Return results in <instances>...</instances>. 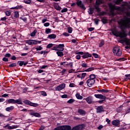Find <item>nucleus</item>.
<instances>
[{
	"mask_svg": "<svg viewBox=\"0 0 130 130\" xmlns=\"http://www.w3.org/2000/svg\"><path fill=\"white\" fill-rule=\"evenodd\" d=\"M119 24L123 29H124V28H129L130 18H126V20L120 21Z\"/></svg>",
	"mask_w": 130,
	"mask_h": 130,
	"instance_id": "f257e3e1",
	"label": "nucleus"
},
{
	"mask_svg": "<svg viewBox=\"0 0 130 130\" xmlns=\"http://www.w3.org/2000/svg\"><path fill=\"white\" fill-rule=\"evenodd\" d=\"M113 53L116 56H120L122 53L119 47H115L113 49Z\"/></svg>",
	"mask_w": 130,
	"mask_h": 130,
	"instance_id": "f03ea898",
	"label": "nucleus"
},
{
	"mask_svg": "<svg viewBox=\"0 0 130 130\" xmlns=\"http://www.w3.org/2000/svg\"><path fill=\"white\" fill-rule=\"evenodd\" d=\"M115 36L116 37H120V38H124L125 39V37H126V34L124 31H117L114 34Z\"/></svg>",
	"mask_w": 130,
	"mask_h": 130,
	"instance_id": "7ed1b4c3",
	"label": "nucleus"
},
{
	"mask_svg": "<svg viewBox=\"0 0 130 130\" xmlns=\"http://www.w3.org/2000/svg\"><path fill=\"white\" fill-rule=\"evenodd\" d=\"M71 128L70 125H63L57 127L54 130H71Z\"/></svg>",
	"mask_w": 130,
	"mask_h": 130,
	"instance_id": "20e7f679",
	"label": "nucleus"
},
{
	"mask_svg": "<svg viewBox=\"0 0 130 130\" xmlns=\"http://www.w3.org/2000/svg\"><path fill=\"white\" fill-rule=\"evenodd\" d=\"M23 103L26 105H30V106H32V107H37V106H39L38 104L32 103L29 100H25L23 102Z\"/></svg>",
	"mask_w": 130,
	"mask_h": 130,
	"instance_id": "39448f33",
	"label": "nucleus"
},
{
	"mask_svg": "<svg viewBox=\"0 0 130 130\" xmlns=\"http://www.w3.org/2000/svg\"><path fill=\"white\" fill-rule=\"evenodd\" d=\"M111 9H112L113 10H115L116 11H118V12H121L122 13H123V11L124 10V8L115 6V5H112L111 6Z\"/></svg>",
	"mask_w": 130,
	"mask_h": 130,
	"instance_id": "423d86ee",
	"label": "nucleus"
},
{
	"mask_svg": "<svg viewBox=\"0 0 130 130\" xmlns=\"http://www.w3.org/2000/svg\"><path fill=\"white\" fill-rule=\"evenodd\" d=\"M85 126L84 124H82L73 127L72 130H83L85 128Z\"/></svg>",
	"mask_w": 130,
	"mask_h": 130,
	"instance_id": "0eeeda50",
	"label": "nucleus"
},
{
	"mask_svg": "<svg viewBox=\"0 0 130 130\" xmlns=\"http://www.w3.org/2000/svg\"><path fill=\"white\" fill-rule=\"evenodd\" d=\"M29 114L30 115H33L34 116H35L36 117H41V115H40V114L38 113H35L34 112V110H29Z\"/></svg>",
	"mask_w": 130,
	"mask_h": 130,
	"instance_id": "6e6552de",
	"label": "nucleus"
},
{
	"mask_svg": "<svg viewBox=\"0 0 130 130\" xmlns=\"http://www.w3.org/2000/svg\"><path fill=\"white\" fill-rule=\"evenodd\" d=\"M86 84L88 87H92L95 84V80L88 79L86 81Z\"/></svg>",
	"mask_w": 130,
	"mask_h": 130,
	"instance_id": "1a4fd4ad",
	"label": "nucleus"
},
{
	"mask_svg": "<svg viewBox=\"0 0 130 130\" xmlns=\"http://www.w3.org/2000/svg\"><path fill=\"white\" fill-rule=\"evenodd\" d=\"M94 97L98 99H101V100H105L106 99V96L101 94H95Z\"/></svg>",
	"mask_w": 130,
	"mask_h": 130,
	"instance_id": "9d476101",
	"label": "nucleus"
},
{
	"mask_svg": "<svg viewBox=\"0 0 130 130\" xmlns=\"http://www.w3.org/2000/svg\"><path fill=\"white\" fill-rule=\"evenodd\" d=\"M96 113H102L104 112V107L102 106H100L96 108Z\"/></svg>",
	"mask_w": 130,
	"mask_h": 130,
	"instance_id": "9b49d317",
	"label": "nucleus"
},
{
	"mask_svg": "<svg viewBox=\"0 0 130 130\" xmlns=\"http://www.w3.org/2000/svg\"><path fill=\"white\" fill-rule=\"evenodd\" d=\"M66 88V84H61L55 88V91H61Z\"/></svg>",
	"mask_w": 130,
	"mask_h": 130,
	"instance_id": "f8f14e48",
	"label": "nucleus"
},
{
	"mask_svg": "<svg viewBox=\"0 0 130 130\" xmlns=\"http://www.w3.org/2000/svg\"><path fill=\"white\" fill-rule=\"evenodd\" d=\"M83 100H86L87 103L88 104H92L93 103V97L92 96H88L86 98L83 99Z\"/></svg>",
	"mask_w": 130,
	"mask_h": 130,
	"instance_id": "ddd939ff",
	"label": "nucleus"
},
{
	"mask_svg": "<svg viewBox=\"0 0 130 130\" xmlns=\"http://www.w3.org/2000/svg\"><path fill=\"white\" fill-rule=\"evenodd\" d=\"M112 124L115 126H119L120 124V121L118 120H114L112 121Z\"/></svg>",
	"mask_w": 130,
	"mask_h": 130,
	"instance_id": "4468645a",
	"label": "nucleus"
},
{
	"mask_svg": "<svg viewBox=\"0 0 130 130\" xmlns=\"http://www.w3.org/2000/svg\"><path fill=\"white\" fill-rule=\"evenodd\" d=\"M29 45H33V44H37V41L34 40H29L26 42Z\"/></svg>",
	"mask_w": 130,
	"mask_h": 130,
	"instance_id": "2eb2a0df",
	"label": "nucleus"
},
{
	"mask_svg": "<svg viewBox=\"0 0 130 130\" xmlns=\"http://www.w3.org/2000/svg\"><path fill=\"white\" fill-rule=\"evenodd\" d=\"M58 46V51H63L64 50V44H59Z\"/></svg>",
	"mask_w": 130,
	"mask_h": 130,
	"instance_id": "dca6fc26",
	"label": "nucleus"
},
{
	"mask_svg": "<svg viewBox=\"0 0 130 130\" xmlns=\"http://www.w3.org/2000/svg\"><path fill=\"white\" fill-rule=\"evenodd\" d=\"M125 42L127 45L125 47V48H126V49H130V39L126 40Z\"/></svg>",
	"mask_w": 130,
	"mask_h": 130,
	"instance_id": "f3484780",
	"label": "nucleus"
},
{
	"mask_svg": "<svg viewBox=\"0 0 130 130\" xmlns=\"http://www.w3.org/2000/svg\"><path fill=\"white\" fill-rule=\"evenodd\" d=\"M92 55L88 52L84 53L82 56L83 58H88V57H91Z\"/></svg>",
	"mask_w": 130,
	"mask_h": 130,
	"instance_id": "a211bd4d",
	"label": "nucleus"
},
{
	"mask_svg": "<svg viewBox=\"0 0 130 130\" xmlns=\"http://www.w3.org/2000/svg\"><path fill=\"white\" fill-rule=\"evenodd\" d=\"M13 109H15V107L13 106H11L10 107L6 108V111L10 112V111H13Z\"/></svg>",
	"mask_w": 130,
	"mask_h": 130,
	"instance_id": "6ab92c4d",
	"label": "nucleus"
},
{
	"mask_svg": "<svg viewBox=\"0 0 130 130\" xmlns=\"http://www.w3.org/2000/svg\"><path fill=\"white\" fill-rule=\"evenodd\" d=\"M5 128L7 127L8 129H14V128H17V126L14 125V126H10L9 124H7L5 126Z\"/></svg>",
	"mask_w": 130,
	"mask_h": 130,
	"instance_id": "aec40b11",
	"label": "nucleus"
},
{
	"mask_svg": "<svg viewBox=\"0 0 130 130\" xmlns=\"http://www.w3.org/2000/svg\"><path fill=\"white\" fill-rule=\"evenodd\" d=\"M47 38H48L49 39H55L56 38V35H55V34H51V35H49Z\"/></svg>",
	"mask_w": 130,
	"mask_h": 130,
	"instance_id": "412c9836",
	"label": "nucleus"
},
{
	"mask_svg": "<svg viewBox=\"0 0 130 130\" xmlns=\"http://www.w3.org/2000/svg\"><path fill=\"white\" fill-rule=\"evenodd\" d=\"M9 104H15L16 100L13 99H10L7 101Z\"/></svg>",
	"mask_w": 130,
	"mask_h": 130,
	"instance_id": "4be33fe9",
	"label": "nucleus"
},
{
	"mask_svg": "<svg viewBox=\"0 0 130 130\" xmlns=\"http://www.w3.org/2000/svg\"><path fill=\"white\" fill-rule=\"evenodd\" d=\"M78 112L81 115H85V114H86V111H85L84 110H82L81 109H78Z\"/></svg>",
	"mask_w": 130,
	"mask_h": 130,
	"instance_id": "5701e85b",
	"label": "nucleus"
},
{
	"mask_svg": "<svg viewBox=\"0 0 130 130\" xmlns=\"http://www.w3.org/2000/svg\"><path fill=\"white\" fill-rule=\"evenodd\" d=\"M21 9H23V6L22 5H19L11 8V10H21Z\"/></svg>",
	"mask_w": 130,
	"mask_h": 130,
	"instance_id": "b1692460",
	"label": "nucleus"
},
{
	"mask_svg": "<svg viewBox=\"0 0 130 130\" xmlns=\"http://www.w3.org/2000/svg\"><path fill=\"white\" fill-rule=\"evenodd\" d=\"M18 104L20 105H22L23 102H22V99H19L16 100H15V104Z\"/></svg>",
	"mask_w": 130,
	"mask_h": 130,
	"instance_id": "393cba45",
	"label": "nucleus"
},
{
	"mask_svg": "<svg viewBox=\"0 0 130 130\" xmlns=\"http://www.w3.org/2000/svg\"><path fill=\"white\" fill-rule=\"evenodd\" d=\"M75 96L77 99H78V100H82V99H83V96H81L79 93H76Z\"/></svg>",
	"mask_w": 130,
	"mask_h": 130,
	"instance_id": "a878e982",
	"label": "nucleus"
},
{
	"mask_svg": "<svg viewBox=\"0 0 130 130\" xmlns=\"http://www.w3.org/2000/svg\"><path fill=\"white\" fill-rule=\"evenodd\" d=\"M56 54L60 57H62V56H63V52H62V51H58L56 52Z\"/></svg>",
	"mask_w": 130,
	"mask_h": 130,
	"instance_id": "bb28decb",
	"label": "nucleus"
},
{
	"mask_svg": "<svg viewBox=\"0 0 130 130\" xmlns=\"http://www.w3.org/2000/svg\"><path fill=\"white\" fill-rule=\"evenodd\" d=\"M77 5L80 7V8H82V9H84V5L82 4V1H78L77 3Z\"/></svg>",
	"mask_w": 130,
	"mask_h": 130,
	"instance_id": "cd10ccee",
	"label": "nucleus"
},
{
	"mask_svg": "<svg viewBox=\"0 0 130 130\" xmlns=\"http://www.w3.org/2000/svg\"><path fill=\"white\" fill-rule=\"evenodd\" d=\"M95 78H96V76L94 74H91L89 76V80H93V81H95Z\"/></svg>",
	"mask_w": 130,
	"mask_h": 130,
	"instance_id": "c85d7f7f",
	"label": "nucleus"
},
{
	"mask_svg": "<svg viewBox=\"0 0 130 130\" xmlns=\"http://www.w3.org/2000/svg\"><path fill=\"white\" fill-rule=\"evenodd\" d=\"M36 33H37V30L35 29L31 34L30 36L31 37H34L35 35H36Z\"/></svg>",
	"mask_w": 130,
	"mask_h": 130,
	"instance_id": "c756f323",
	"label": "nucleus"
},
{
	"mask_svg": "<svg viewBox=\"0 0 130 130\" xmlns=\"http://www.w3.org/2000/svg\"><path fill=\"white\" fill-rule=\"evenodd\" d=\"M73 64H74V63H73L72 62H69V63L67 62V63L65 64L64 67H68V66H70L71 69H73Z\"/></svg>",
	"mask_w": 130,
	"mask_h": 130,
	"instance_id": "7c9ffc66",
	"label": "nucleus"
},
{
	"mask_svg": "<svg viewBox=\"0 0 130 130\" xmlns=\"http://www.w3.org/2000/svg\"><path fill=\"white\" fill-rule=\"evenodd\" d=\"M19 12L16 11L14 12V18H19Z\"/></svg>",
	"mask_w": 130,
	"mask_h": 130,
	"instance_id": "2f4dec72",
	"label": "nucleus"
},
{
	"mask_svg": "<svg viewBox=\"0 0 130 130\" xmlns=\"http://www.w3.org/2000/svg\"><path fill=\"white\" fill-rule=\"evenodd\" d=\"M40 94L41 95H42V96H47V94L46 93V92L44 91H42L40 92Z\"/></svg>",
	"mask_w": 130,
	"mask_h": 130,
	"instance_id": "473e14b6",
	"label": "nucleus"
},
{
	"mask_svg": "<svg viewBox=\"0 0 130 130\" xmlns=\"http://www.w3.org/2000/svg\"><path fill=\"white\" fill-rule=\"evenodd\" d=\"M122 2H123V0H116L115 1V4L116 5H120Z\"/></svg>",
	"mask_w": 130,
	"mask_h": 130,
	"instance_id": "72a5a7b5",
	"label": "nucleus"
},
{
	"mask_svg": "<svg viewBox=\"0 0 130 130\" xmlns=\"http://www.w3.org/2000/svg\"><path fill=\"white\" fill-rule=\"evenodd\" d=\"M81 67L82 68H88V64L87 63H85V61L82 62L81 64Z\"/></svg>",
	"mask_w": 130,
	"mask_h": 130,
	"instance_id": "f704fd0d",
	"label": "nucleus"
},
{
	"mask_svg": "<svg viewBox=\"0 0 130 130\" xmlns=\"http://www.w3.org/2000/svg\"><path fill=\"white\" fill-rule=\"evenodd\" d=\"M55 9L57 10V11H60L61 10V8L58 6V5H56L54 6Z\"/></svg>",
	"mask_w": 130,
	"mask_h": 130,
	"instance_id": "c9c22d12",
	"label": "nucleus"
},
{
	"mask_svg": "<svg viewBox=\"0 0 130 130\" xmlns=\"http://www.w3.org/2000/svg\"><path fill=\"white\" fill-rule=\"evenodd\" d=\"M99 92H101V93H108L109 90L107 89H102L99 90Z\"/></svg>",
	"mask_w": 130,
	"mask_h": 130,
	"instance_id": "e433bc0d",
	"label": "nucleus"
},
{
	"mask_svg": "<svg viewBox=\"0 0 130 130\" xmlns=\"http://www.w3.org/2000/svg\"><path fill=\"white\" fill-rule=\"evenodd\" d=\"M11 14H12V12H11V11H7L6 12H5V14L8 17H9V16H11Z\"/></svg>",
	"mask_w": 130,
	"mask_h": 130,
	"instance_id": "4c0bfd02",
	"label": "nucleus"
},
{
	"mask_svg": "<svg viewBox=\"0 0 130 130\" xmlns=\"http://www.w3.org/2000/svg\"><path fill=\"white\" fill-rule=\"evenodd\" d=\"M89 14H90V15H92L93 13H94V9L93 8H89L88 11Z\"/></svg>",
	"mask_w": 130,
	"mask_h": 130,
	"instance_id": "58836bf2",
	"label": "nucleus"
},
{
	"mask_svg": "<svg viewBox=\"0 0 130 130\" xmlns=\"http://www.w3.org/2000/svg\"><path fill=\"white\" fill-rule=\"evenodd\" d=\"M52 50H55L56 51H58V46L56 45V46L53 47L52 48Z\"/></svg>",
	"mask_w": 130,
	"mask_h": 130,
	"instance_id": "ea45409f",
	"label": "nucleus"
},
{
	"mask_svg": "<svg viewBox=\"0 0 130 130\" xmlns=\"http://www.w3.org/2000/svg\"><path fill=\"white\" fill-rule=\"evenodd\" d=\"M36 49L37 51H38L39 50H42V49H43V48H42L41 46H39L36 48Z\"/></svg>",
	"mask_w": 130,
	"mask_h": 130,
	"instance_id": "a19ab883",
	"label": "nucleus"
},
{
	"mask_svg": "<svg viewBox=\"0 0 130 130\" xmlns=\"http://www.w3.org/2000/svg\"><path fill=\"white\" fill-rule=\"evenodd\" d=\"M92 71H94V68L91 67L85 70V72H92Z\"/></svg>",
	"mask_w": 130,
	"mask_h": 130,
	"instance_id": "79ce46f5",
	"label": "nucleus"
},
{
	"mask_svg": "<svg viewBox=\"0 0 130 130\" xmlns=\"http://www.w3.org/2000/svg\"><path fill=\"white\" fill-rule=\"evenodd\" d=\"M94 7H95V10H96V11H97V12H100V11H101V10L100 9V8H99V5H97L96 4V5L94 6Z\"/></svg>",
	"mask_w": 130,
	"mask_h": 130,
	"instance_id": "37998d69",
	"label": "nucleus"
},
{
	"mask_svg": "<svg viewBox=\"0 0 130 130\" xmlns=\"http://www.w3.org/2000/svg\"><path fill=\"white\" fill-rule=\"evenodd\" d=\"M45 32L47 34H49V33H51V29L50 28H47L45 30Z\"/></svg>",
	"mask_w": 130,
	"mask_h": 130,
	"instance_id": "c03bdc74",
	"label": "nucleus"
},
{
	"mask_svg": "<svg viewBox=\"0 0 130 130\" xmlns=\"http://www.w3.org/2000/svg\"><path fill=\"white\" fill-rule=\"evenodd\" d=\"M87 76V73H84L81 74V79L83 80V79H85V77Z\"/></svg>",
	"mask_w": 130,
	"mask_h": 130,
	"instance_id": "a18cd8bd",
	"label": "nucleus"
},
{
	"mask_svg": "<svg viewBox=\"0 0 130 130\" xmlns=\"http://www.w3.org/2000/svg\"><path fill=\"white\" fill-rule=\"evenodd\" d=\"M105 42H104V40H102L100 44H99V47H102L103 45H104V44Z\"/></svg>",
	"mask_w": 130,
	"mask_h": 130,
	"instance_id": "49530a36",
	"label": "nucleus"
},
{
	"mask_svg": "<svg viewBox=\"0 0 130 130\" xmlns=\"http://www.w3.org/2000/svg\"><path fill=\"white\" fill-rule=\"evenodd\" d=\"M17 64L16 63H13L9 65V68H14V67H16Z\"/></svg>",
	"mask_w": 130,
	"mask_h": 130,
	"instance_id": "de8ad7c7",
	"label": "nucleus"
},
{
	"mask_svg": "<svg viewBox=\"0 0 130 130\" xmlns=\"http://www.w3.org/2000/svg\"><path fill=\"white\" fill-rule=\"evenodd\" d=\"M75 101V100L71 99L70 100H69L68 102L67 103H69V104H72V103H74V102Z\"/></svg>",
	"mask_w": 130,
	"mask_h": 130,
	"instance_id": "09e8293b",
	"label": "nucleus"
},
{
	"mask_svg": "<svg viewBox=\"0 0 130 130\" xmlns=\"http://www.w3.org/2000/svg\"><path fill=\"white\" fill-rule=\"evenodd\" d=\"M68 33H72L73 32V28L71 27L68 28Z\"/></svg>",
	"mask_w": 130,
	"mask_h": 130,
	"instance_id": "8fccbe9b",
	"label": "nucleus"
},
{
	"mask_svg": "<svg viewBox=\"0 0 130 130\" xmlns=\"http://www.w3.org/2000/svg\"><path fill=\"white\" fill-rule=\"evenodd\" d=\"M24 2L25 4H30L32 3V1L31 0H24Z\"/></svg>",
	"mask_w": 130,
	"mask_h": 130,
	"instance_id": "3c124183",
	"label": "nucleus"
},
{
	"mask_svg": "<svg viewBox=\"0 0 130 130\" xmlns=\"http://www.w3.org/2000/svg\"><path fill=\"white\" fill-rule=\"evenodd\" d=\"M18 63L19 64L20 67H22L24 64V61H18Z\"/></svg>",
	"mask_w": 130,
	"mask_h": 130,
	"instance_id": "603ef678",
	"label": "nucleus"
},
{
	"mask_svg": "<svg viewBox=\"0 0 130 130\" xmlns=\"http://www.w3.org/2000/svg\"><path fill=\"white\" fill-rule=\"evenodd\" d=\"M52 46H53V44H49L47 46V48H51V47H52Z\"/></svg>",
	"mask_w": 130,
	"mask_h": 130,
	"instance_id": "864d4df0",
	"label": "nucleus"
},
{
	"mask_svg": "<svg viewBox=\"0 0 130 130\" xmlns=\"http://www.w3.org/2000/svg\"><path fill=\"white\" fill-rule=\"evenodd\" d=\"M68 12V8H64L61 11V13H66Z\"/></svg>",
	"mask_w": 130,
	"mask_h": 130,
	"instance_id": "5fc2aeb1",
	"label": "nucleus"
},
{
	"mask_svg": "<svg viewBox=\"0 0 130 130\" xmlns=\"http://www.w3.org/2000/svg\"><path fill=\"white\" fill-rule=\"evenodd\" d=\"M92 55H93L95 58H98L99 57L98 54H97L96 53H92Z\"/></svg>",
	"mask_w": 130,
	"mask_h": 130,
	"instance_id": "6e6d98bb",
	"label": "nucleus"
},
{
	"mask_svg": "<svg viewBox=\"0 0 130 130\" xmlns=\"http://www.w3.org/2000/svg\"><path fill=\"white\" fill-rule=\"evenodd\" d=\"M96 5H100L101 4V2L100 1V0H97L95 2Z\"/></svg>",
	"mask_w": 130,
	"mask_h": 130,
	"instance_id": "4d7b16f0",
	"label": "nucleus"
},
{
	"mask_svg": "<svg viewBox=\"0 0 130 130\" xmlns=\"http://www.w3.org/2000/svg\"><path fill=\"white\" fill-rule=\"evenodd\" d=\"M49 25H50V24L49 22H46L44 24V26H45V27H48Z\"/></svg>",
	"mask_w": 130,
	"mask_h": 130,
	"instance_id": "13d9d810",
	"label": "nucleus"
},
{
	"mask_svg": "<svg viewBox=\"0 0 130 130\" xmlns=\"http://www.w3.org/2000/svg\"><path fill=\"white\" fill-rule=\"evenodd\" d=\"M62 35H63V36H66V37H68V36H70V34H68L67 32H63L62 34Z\"/></svg>",
	"mask_w": 130,
	"mask_h": 130,
	"instance_id": "bf43d9fd",
	"label": "nucleus"
},
{
	"mask_svg": "<svg viewBox=\"0 0 130 130\" xmlns=\"http://www.w3.org/2000/svg\"><path fill=\"white\" fill-rule=\"evenodd\" d=\"M75 58H76V59H81V55H77L76 56Z\"/></svg>",
	"mask_w": 130,
	"mask_h": 130,
	"instance_id": "052dcab7",
	"label": "nucleus"
},
{
	"mask_svg": "<svg viewBox=\"0 0 130 130\" xmlns=\"http://www.w3.org/2000/svg\"><path fill=\"white\" fill-rule=\"evenodd\" d=\"M84 52H78L77 53H76V54H80L81 55H83V54H84Z\"/></svg>",
	"mask_w": 130,
	"mask_h": 130,
	"instance_id": "680f3d73",
	"label": "nucleus"
},
{
	"mask_svg": "<svg viewBox=\"0 0 130 130\" xmlns=\"http://www.w3.org/2000/svg\"><path fill=\"white\" fill-rule=\"evenodd\" d=\"M8 96H9V94L7 93H5L2 95V96L4 98H6V97H8Z\"/></svg>",
	"mask_w": 130,
	"mask_h": 130,
	"instance_id": "e2e57ef3",
	"label": "nucleus"
},
{
	"mask_svg": "<svg viewBox=\"0 0 130 130\" xmlns=\"http://www.w3.org/2000/svg\"><path fill=\"white\" fill-rule=\"evenodd\" d=\"M3 60L4 61H9V59H8V58H6V57H4L3 58Z\"/></svg>",
	"mask_w": 130,
	"mask_h": 130,
	"instance_id": "0e129e2a",
	"label": "nucleus"
},
{
	"mask_svg": "<svg viewBox=\"0 0 130 130\" xmlns=\"http://www.w3.org/2000/svg\"><path fill=\"white\" fill-rule=\"evenodd\" d=\"M103 128V125H101L99 127H98V129H102Z\"/></svg>",
	"mask_w": 130,
	"mask_h": 130,
	"instance_id": "69168bd1",
	"label": "nucleus"
},
{
	"mask_svg": "<svg viewBox=\"0 0 130 130\" xmlns=\"http://www.w3.org/2000/svg\"><path fill=\"white\" fill-rule=\"evenodd\" d=\"M61 98H68V95H67V94L62 95Z\"/></svg>",
	"mask_w": 130,
	"mask_h": 130,
	"instance_id": "338daca9",
	"label": "nucleus"
},
{
	"mask_svg": "<svg viewBox=\"0 0 130 130\" xmlns=\"http://www.w3.org/2000/svg\"><path fill=\"white\" fill-rule=\"evenodd\" d=\"M6 20H7V17H4L1 18V21H6Z\"/></svg>",
	"mask_w": 130,
	"mask_h": 130,
	"instance_id": "774afa93",
	"label": "nucleus"
}]
</instances>
